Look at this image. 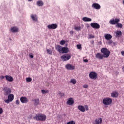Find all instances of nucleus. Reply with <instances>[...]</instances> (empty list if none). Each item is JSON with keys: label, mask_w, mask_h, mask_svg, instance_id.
Listing matches in <instances>:
<instances>
[{"label": "nucleus", "mask_w": 124, "mask_h": 124, "mask_svg": "<svg viewBox=\"0 0 124 124\" xmlns=\"http://www.w3.org/2000/svg\"><path fill=\"white\" fill-rule=\"evenodd\" d=\"M121 55L124 57V51H121Z\"/></svg>", "instance_id": "nucleus-46"}, {"label": "nucleus", "mask_w": 124, "mask_h": 124, "mask_svg": "<svg viewBox=\"0 0 124 124\" xmlns=\"http://www.w3.org/2000/svg\"><path fill=\"white\" fill-rule=\"evenodd\" d=\"M65 68L68 70H73L75 67L71 64H67L65 65Z\"/></svg>", "instance_id": "nucleus-14"}, {"label": "nucleus", "mask_w": 124, "mask_h": 124, "mask_svg": "<svg viewBox=\"0 0 124 124\" xmlns=\"http://www.w3.org/2000/svg\"><path fill=\"white\" fill-rule=\"evenodd\" d=\"M34 119L37 121H42V122L46 121L47 119V116L44 114H36L35 116Z\"/></svg>", "instance_id": "nucleus-3"}, {"label": "nucleus", "mask_w": 124, "mask_h": 124, "mask_svg": "<svg viewBox=\"0 0 124 124\" xmlns=\"http://www.w3.org/2000/svg\"><path fill=\"white\" fill-rule=\"evenodd\" d=\"M103 103L104 105H111L112 104V99L109 97H106L103 99Z\"/></svg>", "instance_id": "nucleus-4"}, {"label": "nucleus", "mask_w": 124, "mask_h": 124, "mask_svg": "<svg viewBox=\"0 0 124 124\" xmlns=\"http://www.w3.org/2000/svg\"><path fill=\"white\" fill-rule=\"evenodd\" d=\"M65 44V41L64 40H62L60 42V45H64Z\"/></svg>", "instance_id": "nucleus-32"}, {"label": "nucleus", "mask_w": 124, "mask_h": 124, "mask_svg": "<svg viewBox=\"0 0 124 124\" xmlns=\"http://www.w3.org/2000/svg\"><path fill=\"white\" fill-rule=\"evenodd\" d=\"M89 86H88V85L87 84H84L83 86V87L84 88V89H88Z\"/></svg>", "instance_id": "nucleus-40"}, {"label": "nucleus", "mask_w": 124, "mask_h": 124, "mask_svg": "<svg viewBox=\"0 0 124 124\" xmlns=\"http://www.w3.org/2000/svg\"><path fill=\"white\" fill-rule=\"evenodd\" d=\"M71 59V55L69 54H64L61 56V59L63 62H66V61H69Z\"/></svg>", "instance_id": "nucleus-6"}, {"label": "nucleus", "mask_w": 124, "mask_h": 124, "mask_svg": "<svg viewBox=\"0 0 124 124\" xmlns=\"http://www.w3.org/2000/svg\"><path fill=\"white\" fill-rule=\"evenodd\" d=\"M34 105L37 106L38 104H39V99H35L34 100Z\"/></svg>", "instance_id": "nucleus-28"}, {"label": "nucleus", "mask_w": 124, "mask_h": 124, "mask_svg": "<svg viewBox=\"0 0 124 124\" xmlns=\"http://www.w3.org/2000/svg\"><path fill=\"white\" fill-rule=\"evenodd\" d=\"M78 110L79 111H80L81 112H85V107L83 106L82 105H79L78 107Z\"/></svg>", "instance_id": "nucleus-23"}, {"label": "nucleus", "mask_w": 124, "mask_h": 124, "mask_svg": "<svg viewBox=\"0 0 124 124\" xmlns=\"http://www.w3.org/2000/svg\"><path fill=\"white\" fill-rule=\"evenodd\" d=\"M112 43H113V41L112 40H109V41L108 42V44L109 45H111V44H112Z\"/></svg>", "instance_id": "nucleus-42"}, {"label": "nucleus", "mask_w": 124, "mask_h": 124, "mask_svg": "<svg viewBox=\"0 0 124 124\" xmlns=\"http://www.w3.org/2000/svg\"><path fill=\"white\" fill-rule=\"evenodd\" d=\"M16 105H19V104H20V101H19V100H16Z\"/></svg>", "instance_id": "nucleus-41"}, {"label": "nucleus", "mask_w": 124, "mask_h": 124, "mask_svg": "<svg viewBox=\"0 0 124 124\" xmlns=\"http://www.w3.org/2000/svg\"><path fill=\"white\" fill-rule=\"evenodd\" d=\"M85 111H89V107L87 105L84 106Z\"/></svg>", "instance_id": "nucleus-38"}, {"label": "nucleus", "mask_w": 124, "mask_h": 124, "mask_svg": "<svg viewBox=\"0 0 124 124\" xmlns=\"http://www.w3.org/2000/svg\"><path fill=\"white\" fill-rule=\"evenodd\" d=\"M95 124H102V119L98 118L95 120Z\"/></svg>", "instance_id": "nucleus-26"}, {"label": "nucleus", "mask_w": 124, "mask_h": 124, "mask_svg": "<svg viewBox=\"0 0 124 124\" xmlns=\"http://www.w3.org/2000/svg\"><path fill=\"white\" fill-rule=\"evenodd\" d=\"M20 100L22 103H28L29 102V99L26 97H21Z\"/></svg>", "instance_id": "nucleus-16"}, {"label": "nucleus", "mask_w": 124, "mask_h": 124, "mask_svg": "<svg viewBox=\"0 0 124 124\" xmlns=\"http://www.w3.org/2000/svg\"><path fill=\"white\" fill-rule=\"evenodd\" d=\"M46 52L49 55H52V50L51 49H47Z\"/></svg>", "instance_id": "nucleus-31"}, {"label": "nucleus", "mask_w": 124, "mask_h": 124, "mask_svg": "<svg viewBox=\"0 0 124 124\" xmlns=\"http://www.w3.org/2000/svg\"><path fill=\"white\" fill-rule=\"evenodd\" d=\"M118 95H119V93H118L117 92H113L111 93V96L112 97H114V98L118 97Z\"/></svg>", "instance_id": "nucleus-24"}, {"label": "nucleus", "mask_w": 124, "mask_h": 124, "mask_svg": "<svg viewBox=\"0 0 124 124\" xmlns=\"http://www.w3.org/2000/svg\"><path fill=\"white\" fill-rule=\"evenodd\" d=\"M70 33L71 34H73V33H74L73 31H70Z\"/></svg>", "instance_id": "nucleus-47"}, {"label": "nucleus", "mask_w": 124, "mask_h": 124, "mask_svg": "<svg viewBox=\"0 0 124 124\" xmlns=\"http://www.w3.org/2000/svg\"><path fill=\"white\" fill-rule=\"evenodd\" d=\"M100 43H101V42H100Z\"/></svg>", "instance_id": "nucleus-52"}, {"label": "nucleus", "mask_w": 124, "mask_h": 124, "mask_svg": "<svg viewBox=\"0 0 124 124\" xmlns=\"http://www.w3.org/2000/svg\"><path fill=\"white\" fill-rule=\"evenodd\" d=\"M82 20L84 22H92V18L85 16L83 17Z\"/></svg>", "instance_id": "nucleus-25"}, {"label": "nucleus", "mask_w": 124, "mask_h": 124, "mask_svg": "<svg viewBox=\"0 0 124 124\" xmlns=\"http://www.w3.org/2000/svg\"><path fill=\"white\" fill-rule=\"evenodd\" d=\"M101 53L103 54L104 56V58L107 59V58H109V56H110V54H111V52L110 51L107 49L106 47H103L101 49Z\"/></svg>", "instance_id": "nucleus-2"}, {"label": "nucleus", "mask_w": 124, "mask_h": 124, "mask_svg": "<svg viewBox=\"0 0 124 124\" xmlns=\"http://www.w3.org/2000/svg\"><path fill=\"white\" fill-rule=\"evenodd\" d=\"M69 52V49L67 47H62L61 54H66Z\"/></svg>", "instance_id": "nucleus-18"}, {"label": "nucleus", "mask_w": 124, "mask_h": 124, "mask_svg": "<svg viewBox=\"0 0 124 124\" xmlns=\"http://www.w3.org/2000/svg\"><path fill=\"white\" fill-rule=\"evenodd\" d=\"M123 72H124V66L122 68Z\"/></svg>", "instance_id": "nucleus-49"}, {"label": "nucleus", "mask_w": 124, "mask_h": 124, "mask_svg": "<svg viewBox=\"0 0 124 124\" xmlns=\"http://www.w3.org/2000/svg\"><path fill=\"white\" fill-rule=\"evenodd\" d=\"M4 78H5V77L3 76H0V79L1 80H3V79H4Z\"/></svg>", "instance_id": "nucleus-43"}, {"label": "nucleus", "mask_w": 124, "mask_h": 124, "mask_svg": "<svg viewBox=\"0 0 124 124\" xmlns=\"http://www.w3.org/2000/svg\"><path fill=\"white\" fill-rule=\"evenodd\" d=\"M120 22V19L119 18H112L110 19L109 21V23L110 25H116V28H120L122 29L123 28V24L122 23H119Z\"/></svg>", "instance_id": "nucleus-1"}, {"label": "nucleus", "mask_w": 124, "mask_h": 124, "mask_svg": "<svg viewBox=\"0 0 124 124\" xmlns=\"http://www.w3.org/2000/svg\"><path fill=\"white\" fill-rule=\"evenodd\" d=\"M29 57H30V58H31V59H33V55L29 54Z\"/></svg>", "instance_id": "nucleus-44"}, {"label": "nucleus", "mask_w": 124, "mask_h": 124, "mask_svg": "<svg viewBox=\"0 0 124 124\" xmlns=\"http://www.w3.org/2000/svg\"><path fill=\"white\" fill-rule=\"evenodd\" d=\"M89 37L88 38H89L90 39H92V38H94V36L92 34H89Z\"/></svg>", "instance_id": "nucleus-35"}, {"label": "nucleus", "mask_w": 124, "mask_h": 124, "mask_svg": "<svg viewBox=\"0 0 124 124\" xmlns=\"http://www.w3.org/2000/svg\"><path fill=\"white\" fill-rule=\"evenodd\" d=\"M5 79L8 82H13V78L10 76L6 75L5 76Z\"/></svg>", "instance_id": "nucleus-22"}, {"label": "nucleus", "mask_w": 124, "mask_h": 124, "mask_svg": "<svg viewBox=\"0 0 124 124\" xmlns=\"http://www.w3.org/2000/svg\"><path fill=\"white\" fill-rule=\"evenodd\" d=\"M14 99V95L13 94H9L8 95V99L4 100L5 103H9L12 102Z\"/></svg>", "instance_id": "nucleus-5"}, {"label": "nucleus", "mask_w": 124, "mask_h": 124, "mask_svg": "<svg viewBox=\"0 0 124 124\" xmlns=\"http://www.w3.org/2000/svg\"><path fill=\"white\" fill-rule=\"evenodd\" d=\"M55 49L59 52V53L62 54V46L58 45L55 46Z\"/></svg>", "instance_id": "nucleus-20"}, {"label": "nucleus", "mask_w": 124, "mask_h": 124, "mask_svg": "<svg viewBox=\"0 0 124 124\" xmlns=\"http://www.w3.org/2000/svg\"><path fill=\"white\" fill-rule=\"evenodd\" d=\"M10 31L14 33L18 32L19 31V28L16 26L12 27L10 29Z\"/></svg>", "instance_id": "nucleus-13"}, {"label": "nucleus", "mask_w": 124, "mask_h": 124, "mask_svg": "<svg viewBox=\"0 0 124 124\" xmlns=\"http://www.w3.org/2000/svg\"><path fill=\"white\" fill-rule=\"evenodd\" d=\"M77 82V81H76V79H72L70 81V83H72V84H73L74 85H75V84H76Z\"/></svg>", "instance_id": "nucleus-30"}, {"label": "nucleus", "mask_w": 124, "mask_h": 124, "mask_svg": "<svg viewBox=\"0 0 124 124\" xmlns=\"http://www.w3.org/2000/svg\"><path fill=\"white\" fill-rule=\"evenodd\" d=\"M89 77L90 79L95 80L97 78V73L95 72H91L89 73Z\"/></svg>", "instance_id": "nucleus-7"}, {"label": "nucleus", "mask_w": 124, "mask_h": 124, "mask_svg": "<svg viewBox=\"0 0 124 124\" xmlns=\"http://www.w3.org/2000/svg\"><path fill=\"white\" fill-rule=\"evenodd\" d=\"M41 93L43 94H45L46 93H49V91L48 90H42Z\"/></svg>", "instance_id": "nucleus-29"}, {"label": "nucleus", "mask_w": 124, "mask_h": 124, "mask_svg": "<svg viewBox=\"0 0 124 124\" xmlns=\"http://www.w3.org/2000/svg\"><path fill=\"white\" fill-rule=\"evenodd\" d=\"M90 25L93 29H95L96 30L100 29V25L97 23H91Z\"/></svg>", "instance_id": "nucleus-8"}, {"label": "nucleus", "mask_w": 124, "mask_h": 124, "mask_svg": "<svg viewBox=\"0 0 124 124\" xmlns=\"http://www.w3.org/2000/svg\"><path fill=\"white\" fill-rule=\"evenodd\" d=\"M28 1H32V0H28Z\"/></svg>", "instance_id": "nucleus-50"}, {"label": "nucleus", "mask_w": 124, "mask_h": 124, "mask_svg": "<svg viewBox=\"0 0 124 124\" xmlns=\"http://www.w3.org/2000/svg\"><path fill=\"white\" fill-rule=\"evenodd\" d=\"M60 95H61V96H63V95H64V94L62 93H60Z\"/></svg>", "instance_id": "nucleus-48"}, {"label": "nucleus", "mask_w": 124, "mask_h": 124, "mask_svg": "<svg viewBox=\"0 0 124 124\" xmlns=\"http://www.w3.org/2000/svg\"><path fill=\"white\" fill-rule=\"evenodd\" d=\"M43 4H44V3L42 0H39L37 1V5L38 6H43Z\"/></svg>", "instance_id": "nucleus-27"}, {"label": "nucleus", "mask_w": 124, "mask_h": 124, "mask_svg": "<svg viewBox=\"0 0 124 124\" xmlns=\"http://www.w3.org/2000/svg\"><path fill=\"white\" fill-rule=\"evenodd\" d=\"M92 7L93 9H96L97 10H99V9L101 8V6H100V5H99V4L97 3H93L92 5Z\"/></svg>", "instance_id": "nucleus-10"}, {"label": "nucleus", "mask_w": 124, "mask_h": 124, "mask_svg": "<svg viewBox=\"0 0 124 124\" xmlns=\"http://www.w3.org/2000/svg\"><path fill=\"white\" fill-rule=\"evenodd\" d=\"M3 112V109H2V108H0V115H1V114H2Z\"/></svg>", "instance_id": "nucleus-39"}, {"label": "nucleus", "mask_w": 124, "mask_h": 124, "mask_svg": "<svg viewBox=\"0 0 124 124\" xmlns=\"http://www.w3.org/2000/svg\"><path fill=\"white\" fill-rule=\"evenodd\" d=\"M115 36L117 38L121 37V36H122V33L121 31H115Z\"/></svg>", "instance_id": "nucleus-21"}, {"label": "nucleus", "mask_w": 124, "mask_h": 124, "mask_svg": "<svg viewBox=\"0 0 124 124\" xmlns=\"http://www.w3.org/2000/svg\"><path fill=\"white\" fill-rule=\"evenodd\" d=\"M104 37L105 39H106V40H111L113 36H112L111 34L108 33V34H105Z\"/></svg>", "instance_id": "nucleus-19"}, {"label": "nucleus", "mask_w": 124, "mask_h": 124, "mask_svg": "<svg viewBox=\"0 0 124 124\" xmlns=\"http://www.w3.org/2000/svg\"><path fill=\"white\" fill-rule=\"evenodd\" d=\"M67 104L68 105H73V104H74V100H73V98H68L67 101Z\"/></svg>", "instance_id": "nucleus-17"}, {"label": "nucleus", "mask_w": 124, "mask_h": 124, "mask_svg": "<svg viewBox=\"0 0 124 124\" xmlns=\"http://www.w3.org/2000/svg\"><path fill=\"white\" fill-rule=\"evenodd\" d=\"M48 30H56L58 28V25L57 24H51L47 26Z\"/></svg>", "instance_id": "nucleus-9"}, {"label": "nucleus", "mask_w": 124, "mask_h": 124, "mask_svg": "<svg viewBox=\"0 0 124 124\" xmlns=\"http://www.w3.org/2000/svg\"><path fill=\"white\" fill-rule=\"evenodd\" d=\"M92 43H94V41H92Z\"/></svg>", "instance_id": "nucleus-51"}, {"label": "nucleus", "mask_w": 124, "mask_h": 124, "mask_svg": "<svg viewBox=\"0 0 124 124\" xmlns=\"http://www.w3.org/2000/svg\"><path fill=\"white\" fill-rule=\"evenodd\" d=\"M83 62H88L89 61L87 59H84L83 60Z\"/></svg>", "instance_id": "nucleus-45"}, {"label": "nucleus", "mask_w": 124, "mask_h": 124, "mask_svg": "<svg viewBox=\"0 0 124 124\" xmlns=\"http://www.w3.org/2000/svg\"><path fill=\"white\" fill-rule=\"evenodd\" d=\"M95 58L98 60H103L104 56L102 53H97L95 54Z\"/></svg>", "instance_id": "nucleus-15"}, {"label": "nucleus", "mask_w": 124, "mask_h": 124, "mask_svg": "<svg viewBox=\"0 0 124 124\" xmlns=\"http://www.w3.org/2000/svg\"><path fill=\"white\" fill-rule=\"evenodd\" d=\"M4 95H8L11 93V89L8 87H5L4 88Z\"/></svg>", "instance_id": "nucleus-11"}, {"label": "nucleus", "mask_w": 124, "mask_h": 124, "mask_svg": "<svg viewBox=\"0 0 124 124\" xmlns=\"http://www.w3.org/2000/svg\"><path fill=\"white\" fill-rule=\"evenodd\" d=\"M75 30L76 31H81V27L80 26L76 27H75Z\"/></svg>", "instance_id": "nucleus-33"}, {"label": "nucleus", "mask_w": 124, "mask_h": 124, "mask_svg": "<svg viewBox=\"0 0 124 124\" xmlns=\"http://www.w3.org/2000/svg\"><path fill=\"white\" fill-rule=\"evenodd\" d=\"M77 49H78L82 48V46H81V45H77Z\"/></svg>", "instance_id": "nucleus-36"}, {"label": "nucleus", "mask_w": 124, "mask_h": 124, "mask_svg": "<svg viewBox=\"0 0 124 124\" xmlns=\"http://www.w3.org/2000/svg\"><path fill=\"white\" fill-rule=\"evenodd\" d=\"M30 18L33 21V22H38V18L37 17V15L36 14H31L30 16Z\"/></svg>", "instance_id": "nucleus-12"}, {"label": "nucleus", "mask_w": 124, "mask_h": 124, "mask_svg": "<svg viewBox=\"0 0 124 124\" xmlns=\"http://www.w3.org/2000/svg\"><path fill=\"white\" fill-rule=\"evenodd\" d=\"M32 79L31 78H26V82H31Z\"/></svg>", "instance_id": "nucleus-34"}, {"label": "nucleus", "mask_w": 124, "mask_h": 124, "mask_svg": "<svg viewBox=\"0 0 124 124\" xmlns=\"http://www.w3.org/2000/svg\"><path fill=\"white\" fill-rule=\"evenodd\" d=\"M67 124H75V122L73 121H70L68 123H67Z\"/></svg>", "instance_id": "nucleus-37"}]
</instances>
